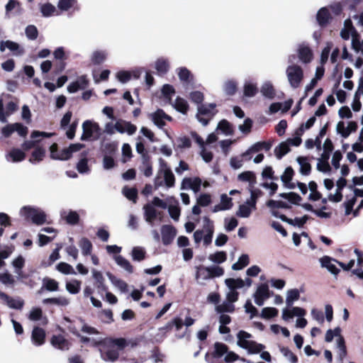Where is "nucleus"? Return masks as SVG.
Returning a JSON list of instances; mask_svg holds the SVG:
<instances>
[{"instance_id": "f257e3e1", "label": "nucleus", "mask_w": 363, "mask_h": 363, "mask_svg": "<svg viewBox=\"0 0 363 363\" xmlns=\"http://www.w3.org/2000/svg\"><path fill=\"white\" fill-rule=\"evenodd\" d=\"M93 346L98 347L101 357L105 362H114L119 358L120 352L127 347L124 337H108L99 340L93 339Z\"/></svg>"}, {"instance_id": "f03ea898", "label": "nucleus", "mask_w": 363, "mask_h": 363, "mask_svg": "<svg viewBox=\"0 0 363 363\" xmlns=\"http://www.w3.org/2000/svg\"><path fill=\"white\" fill-rule=\"evenodd\" d=\"M19 215L37 225L46 223L47 215L41 208L33 206H24L21 208Z\"/></svg>"}, {"instance_id": "7ed1b4c3", "label": "nucleus", "mask_w": 363, "mask_h": 363, "mask_svg": "<svg viewBox=\"0 0 363 363\" xmlns=\"http://www.w3.org/2000/svg\"><path fill=\"white\" fill-rule=\"evenodd\" d=\"M251 337L252 335L249 333L240 330L238 333V345L240 347L247 350L248 352L250 354H258L261 352L265 348V346L262 344L257 343L254 340H247Z\"/></svg>"}, {"instance_id": "20e7f679", "label": "nucleus", "mask_w": 363, "mask_h": 363, "mask_svg": "<svg viewBox=\"0 0 363 363\" xmlns=\"http://www.w3.org/2000/svg\"><path fill=\"white\" fill-rule=\"evenodd\" d=\"M83 146V145L79 143L72 144L69 147L65 148L60 152H58L57 145L54 143L50 147V157L54 160H67L72 157L73 152L79 151Z\"/></svg>"}, {"instance_id": "39448f33", "label": "nucleus", "mask_w": 363, "mask_h": 363, "mask_svg": "<svg viewBox=\"0 0 363 363\" xmlns=\"http://www.w3.org/2000/svg\"><path fill=\"white\" fill-rule=\"evenodd\" d=\"M161 177L164 178V184L167 187L170 188L174 186L175 183L174 176L170 168L163 162L160 163V169L155 179V187H159L163 185V182L161 179Z\"/></svg>"}, {"instance_id": "423d86ee", "label": "nucleus", "mask_w": 363, "mask_h": 363, "mask_svg": "<svg viewBox=\"0 0 363 363\" xmlns=\"http://www.w3.org/2000/svg\"><path fill=\"white\" fill-rule=\"evenodd\" d=\"M286 74L290 86L293 89L300 86L303 79V71L298 65H290L286 67Z\"/></svg>"}, {"instance_id": "0eeeda50", "label": "nucleus", "mask_w": 363, "mask_h": 363, "mask_svg": "<svg viewBox=\"0 0 363 363\" xmlns=\"http://www.w3.org/2000/svg\"><path fill=\"white\" fill-rule=\"evenodd\" d=\"M83 133L81 136L82 140H97L101 135L99 125L92 121H85L82 124Z\"/></svg>"}, {"instance_id": "6e6552de", "label": "nucleus", "mask_w": 363, "mask_h": 363, "mask_svg": "<svg viewBox=\"0 0 363 363\" xmlns=\"http://www.w3.org/2000/svg\"><path fill=\"white\" fill-rule=\"evenodd\" d=\"M216 113V105L214 104L201 105L198 107L196 118L203 125H206Z\"/></svg>"}, {"instance_id": "1a4fd4ad", "label": "nucleus", "mask_w": 363, "mask_h": 363, "mask_svg": "<svg viewBox=\"0 0 363 363\" xmlns=\"http://www.w3.org/2000/svg\"><path fill=\"white\" fill-rule=\"evenodd\" d=\"M213 347L214 350L205 355V359L209 363H218L217 359L221 358L228 350V346L220 342H215Z\"/></svg>"}, {"instance_id": "9d476101", "label": "nucleus", "mask_w": 363, "mask_h": 363, "mask_svg": "<svg viewBox=\"0 0 363 363\" xmlns=\"http://www.w3.org/2000/svg\"><path fill=\"white\" fill-rule=\"evenodd\" d=\"M357 129V123L354 121H349L347 124L344 121H339L336 125V132L343 138H347Z\"/></svg>"}, {"instance_id": "9b49d317", "label": "nucleus", "mask_w": 363, "mask_h": 363, "mask_svg": "<svg viewBox=\"0 0 363 363\" xmlns=\"http://www.w3.org/2000/svg\"><path fill=\"white\" fill-rule=\"evenodd\" d=\"M6 50H9L15 56H21L24 53L23 48L18 43L11 40L0 42V51L4 52Z\"/></svg>"}, {"instance_id": "f8f14e48", "label": "nucleus", "mask_w": 363, "mask_h": 363, "mask_svg": "<svg viewBox=\"0 0 363 363\" xmlns=\"http://www.w3.org/2000/svg\"><path fill=\"white\" fill-rule=\"evenodd\" d=\"M202 181L199 177H185L181 184V189L192 190L194 193L199 191Z\"/></svg>"}, {"instance_id": "ddd939ff", "label": "nucleus", "mask_w": 363, "mask_h": 363, "mask_svg": "<svg viewBox=\"0 0 363 363\" xmlns=\"http://www.w3.org/2000/svg\"><path fill=\"white\" fill-rule=\"evenodd\" d=\"M270 297L269 286L267 284H260L254 294L255 302L261 306L266 299Z\"/></svg>"}, {"instance_id": "4468645a", "label": "nucleus", "mask_w": 363, "mask_h": 363, "mask_svg": "<svg viewBox=\"0 0 363 363\" xmlns=\"http://www.w3.org/2000/svg\"><path fill=\"white\" fill-rule=\"evenodd\" d=\"M191 135L195 142L199 145L201 149L200 155L202 159L206 162H209L212 160L213 154L211 152L207 150L205 147V142L201 137H200L196 132H191Z\"/></svg>"}, {"instance_id": "2eb2a0df", "label": "nucleus", "mask_w": 363, "mask_h": 363, "mask_svg": "<svg viewBox=\"0 0 363 363\" xmlns=\"http://www.w3.org/2000/svg\"><path fill=\"white\" fill-rule=\"evenodd\" d=\"M297 53L300 61L305 64L311 62L313 58L312 50L305 43H301L298 46Z\"/></svg>"}, {"instance_id": "dca6fc26", "label": "nucleus", "mask_w": 363, "mask_h": 363, "mask_svg": "<svg viewBox=\"0 0 363 363\" xmlns=\"http://www.w3.org/2000/svg\"><path fill=\"white\" fill-rule=\"evenodd\" d=\"M141 72L140 69H135L131 71L121 70L116 74V77L120 82L125 84L132 78L138 79Z\"/></svg>"}, {"instance_id": "f3484780", "label": "nucleus", "mask_w": 363, "mask_h": 363, "mask_svg": "<svg viewBox=\"0 0 363 363\" xmlns=\"http://www.w3.org/2000/svg\"><path fill=\"white\" fill-rule=\"evenodd\" d=\"M50 344L55 349L60 350H68L71 343L62 335H53L50 339Z\"/></svg>"}, {"instance_id": "a211bd4d", "label": "nucleus", "mask_w": 363, "mask_h": 363, "mask_svg": "<svg viewBox=\"0 0 363 363\" xmlns=\"http://www.w3.org/2000/svg\"><path fill=\"white\" fill-rule=\"evenodd\" d=\"M359 35V34L353 26L352 21L350 18L346 19L344 22V26L340 31L341 38L347 40H349L350 37L353 39V36L354 37V35Z\"/></svg>"}, {"instance_id": "6ab92c4d", "label": "nucleus", "mask_w": 363, "mask_h": 363, "mask_svg": "<svg viewBox=\"0 0 363 363\" xmlns=\"http://www.w3.org/2000/svg\"><path fill=\"white\" fill-rule=\"evenodd\" d=\"M256 210V205L253 201L247 200L245 203L240 205L236 214L240 218H248L251 213Z\"/></svg>"}, {"instance_id": "aec40b11", "label": "nucleus", "mask_w": 363, "mask_h": 363, "mask_svg": "<svg viewBox=\"0 0 363 363\" xmlns=\"http://www.w3.org/2000/svg\"><path fill=\"white\" fill-rule=\"evenodd\" d=\"M92 277L94 279V285L97 289L99 293L108 291V287L105 284V279L101 272L95 269H92Z\"/></svg>"}, {"instance_id": "412c9836", "label": "nucleus", "mask_w": 363, "mask_h": 363, "mask_svg": "<svg viewBox=\"0 0 363 363\" xmlns=\"http://www.w3.org/2000/svg\"><path fill=\"white\" fill-rule=\"evenodd\" d=\"M45 331L39 326H35L31 334V340L33 343L36 346L43 345L45 342Z\"/></svg>"}, {"instance_id": "4be33fe9", "label": "nucleus", "mask_w": 363, "mask_h": 363, "mask_svg": "<svg viewBox=\"0 0 363 363\" xmlns=\"http://www.w3.org/2000/svg\"><path fill=\"white\" fill-rule=\"evenodd\" d=\"M137 127L132 124L130 122L118 120L116 121V131L120 133H128V135H133L135 133Z\"/></svg>"}, {"instance_id": "5701e85b", "label": "nucleus", "mask_w": 363, "mask_h": 363, "mask_svg": "<svg viewBox=\"0 0 363 363\" xmlns=\"http://www.w3.org/2000/svg\"><path fill=\"white\" fill-rule=\"evenodd\" d=\"M162 242L165 245L169 244L176 235L175 229L168 225H163L161 229Z\"/></svg>"}, {"instance_id": "b1692460", "label": "nucleus", "mask_w": 363, "mask_h": 363, "mask_svg": "<svg viewBox=\"0 0 363 363\" xmlns=\"http://www.w3.org/2000/svg\"><path fill=\"white\" fill-rule=\"evenodd\" d=\"M0 298L5 301L6 302L7 305L11 308L21 310L23 307V305H24V301L23 300L15 299L2 291H0Z\"/></svg>"}, {"instance_id": "393cba45", "label": "nucleus", "mask_w": 363, "mask_h": 363, "mask_svg": "<svg viewBox=\"0 0 363 363\" xmlns=\"http://www.w3.org/2000/svg\"><path fill=\"white\" fill-rule=\"evenodd\" d=\"M26 157V154L18 148H13L6 155V160L9 162H19Z\"/></svg>"}, {"instance_id": "a878e982", "label": "nucleus", "mask_w": 363, "mask_h": 363, "mask_svg": "<svg viewBox=\"0 0 363 363\" xmlns=\"http://www.w3.org/2000/svg\"><path fill=\"white\" fill-rule=\"evenodd\" d=\"M260 92L262 95L267 99H273L275 97L276 91L273 84L269 82H264L260 88Z\"/></svg>"}, {"instance_id": "bb28decb", "label": "nucleus", "mask_w": 363, "mask_h": 363, "mask_svg": "<svg viewBox=\"0 0 363 363\" xmlns=\"http://www.w3.org/2000/svg\"><path fill=\"white\" fill-rule=\"evenodd\" d=\"M108 252H113L114 253V259L116 262V263L123 267L124 269H125L129 273H132L133 272V267L130 264V263L125 259L121 255H117V253H119L121 251H108Z\"/></svg>"}, {"instance_id": "cd10ccee", "label": "nucleus", "mask_w": 363, "mask_h": 363, "mask_svg": "<svg viewBox=\"0 0 363 363\" xmlns=\"http://www.w3.org/2000/svg\"><path fill=\"white\" fill-rule=\"evenodd\" d=\"M152 119L154 123L159 128H162L164 125V119L171 121V117L167 116L162 110H157L152 114Z\"/></svg>"}, {"instance_id": "c85d7f7f", "label": "nucleus", "mask_w": 363, "mask_h": 363, "mask_svg": "<svg viewBox=\"0 0 363 363\" xmlns=\"http://www.w3.org/2000/svg\"><path fill=\"white\" fill-rule=\"evenodd\" d=\"M332 260L330 257L325 256L320 258V262L322 267L326 268L331 274L337 275L340 270L334 264L331 263ZM333 260L335 261V259Z\"/></svg>"}, {"instance_id": "c756f323", "label": "nucleus", "mask_w": 363, "mask_h": 363, "mask_svg": "<svg viewBox=\"0 0 363 363\" xmlns=\"http://www.w3.org/2000/svg\"><path fill=\"white\" fill-rule=\"evenodd\" d=\"M43 287L38 291V294H40L43 289L48 291H57L59 290V284L53 279L45 277L43 279Z\"/></svg>"}, {"instance_id": "7c9ffc66", "label": "nucleus", "mask_w": 363, "mask_h": 363, "mask_svg": "<svg viewBox=\"0 0 363 363\" xmlns=\"http://www.w3.org/2000/svg\"><path fill=\"white\" fill-rule=\"evenodd\" d=\"M316 18L320 26H325L331 18L328 9L321 8L318 11Z\"/></svg>"}, {"instance_id": "2f4dec72", "label": "nucleus", "mask_w": 363, "mask_h": 363, "mask_svg": "<svg viewBox=\"0 0 363 363\" xmlns=\"http://www.w3.org/2000/svg\"><path fill=\"white\" fill-rule=\"evenodd\" d=\"M244 95L247 97H253L258 92L257 84L246 81L243 87Z\"/></svg>"}, {"instance_id": "473e14b6", "label": "nucleus", "mask_w": 363, "mask_h": 363, "mask_svg": "<svg viewBox=\"0 0 363 363\" xmlns=\"http://www.w3.org/2000/svg\"><path fill=\"white\" fill-rule=\"evenodd\" d=\"M297 162L300 166V172L303 175H308L311 172V166L309 160L306 157H298Z\"/></svg>"}, {"instance_id": "72a5a7b5", "label": "nucleus", "mask_w": 363, "mask_h": 363, "mask_svg": "<svg viewBox=\"0 0 363 363\" xmlns=\"http://www.w3.org/2000/svg\"><path fill=\"white\" fill-rule=\"evenodd\" d=\"M196 274H195V279L198 281L200 279H202L203 280H207L211 279V275L209 273V267H204L203 265H199L196 267Z\"/></svg>"}, {"instance_id": "f704fd0d", "label": "nucleus", "mask_w": 363, "mask_h": 363, "mask_svg": "<svg viewBox=\"0 0 363 363\" xmlns=\"http://www.w3.org/2000/svg\"><path fill=\"white\" fill-rule=\"evenodd\" d=\"M155 67L159 74H164L169 70V62L165 58H159L155 62Z\"/></svg>"}, {"instance_id": "c9c22d12", "label": "nucleus", "mask_w": 363, "mask_h": 363, "mask_svg": "<svg viewBox=\"0 0 363 363\" xmlns=\"http://www.w3.org/2000/svg\"><path fill=\"white\" fill-rule=\"evenodd\" d=\"M107 276L111 281L117 286L121 291L125 292L128 291V284L127 283L120 279H118L116 276H114L111 272H107Z\"/></svg>"}, {"instance_id": "e433bc0d", "label": "nucleus", "mask_w": 363, "mask_h": 363, "mask_svg": "<svg viewBox=\"0 0 363 363\" xmlns=\"http://www.w3.org/2000/svg\"><path fill=\"white\" fill-rule=\"evenodd\" d=\"M44 304H55L61 306H66L69 304V300L65 297L47 298L43 300Z\"/></svg>"}, {"instance_id": "4c0bfd02", "label": "nucleus", "mask_w": 363, "mask_h": 363, "mask_svg": "<svg viewBox=\"0 0 363 363\" xmlns=\"http://www.w3.org/2000/svg\"><path fill=\"white\" fill-rule=\"evenodd\" d=\"M271 148V145L266 142H258L252 145L246 152L245 155H250V153L257 152L262 149L269 150Z\"/></svg>"}, {"instance_id": "58836bf2", "label": "nucleus", "mask_w": 363, "mask_h": 363, "mask_svg": "<svg viewBox=\"0 0 363 363\" xmlns=\"http://www.w3.org/2000/svg\"><path fill=\"white\" fill-rule=\"evenodd\" d=\"M81 285V281L72 279L66 283V289L72 294H77L80 291Z\"/></svg>"}, {"instance_id": "ea45409f", "label": "nucleus", "mask_w": 363, "mask_h": 363, "mask_svg": "<svg viewBox=\"0 0 363 363\" xmlns=\"http://www.w3.org/2000/svg\"><path fill=\"white\" fill-rule=\"evenodd\" d=\"M238 178L240 181L248 182L250 186H253L256 182L255 175L250 171H246L240 174Z\"/></svg>"}, {"instance_id": "a19ab883", "label": "nucleus", "mask_w": 363, "mask_h": 363, "mask_svg": "<svg viewBox=\"0 0 363 363\" xmlns=\"http://www.w3.org/2000/svg\"><path fill=\"white\" fill-rule=\"evenodd\" d=\"M61 216L69 224L74 225L77 223L79 221V215L76 211H63L61 213Z\"/></svg>"}, {"instance_id": "79ce46f5", "label": "nucleus", "mask_w": 363, "mask_h": 363, "mask_svg": "<svg viewBox=\"0 0 363 363\" xmlns=\"http://www.w3.org/2000/svg\"><path fill=\"white\" fill-rule=\"evenodd\" d=\"M225 282V284L228 286V288L230 289H233V290H235L236 289H241L245 286V281L241 278L226 279Z\"/></svg>"}, {"instance_id": "37998d69", "label": "nucleus", "mask_w": 363, "mask_h": 363, "mask_svg": "<svg viewBox=\"0 0 363 363\" xmlns=\"http://www.w3.org/2000/svg\"><path fill=\"white\" fill-rule=\"evenodd\" d=\"M144 209L146 220L149 223H152V220L157 216V211L152 204H147L145 206Z\"/></svg>"}, {"instance_id": "c03bdc74", "label": "nucleus", "mask_w": 363, "mask_h": 363, "mask_svg": "<svg viewBox=\"0 0 363 363\" xmlns=\"http://www.w3.org/2000/svg\"><path fill=\"white\" fill-rule=\"evenodd\" d=\"M351 45L355 52L361 53L363 55V39L361 38L359 35L353 36Z\"/></svg>"}, {"instance_id": "a18cd8bd", "label": "nucleus", "mask_w": 363, "mask_h": 363, "mask_svg": "<svg viewBox=\"0 0 363 363\" xmlns=\"http://www.w3.org/2000/svg\"><path fill=\"white\" fill-rule=\"evenodd\" d=\"M173 106L179 112L183 114H185L189 108V105L187 101L180 97H177L174 104H172Z\"/></svg>"}, {"instance_id": "49530a36", "label": "nucleus", "mask_w": 363, "mask_h": 363, "mask_svg": "<svg viewBox=\"0 0 363 363\" xmlns=\"http://www.w3.org/2000/svg\"><path fill=\"white\" fill-rule=\"evenodd\" d=\"M249 263V256L246 254H243L239 257L238 261L233 264L232 268L234 270H240L247 266Z\"/></svg>"}, {"instance_id": "de8ad7c7", "label": "nucleus", "mask_w": 363, "mask_h": 363, "mask_svg": "<svg viewBox=\"0 0 363 363\" xmlns=\"http://www.w3.org/2000/svg\"><path fill=\"white\" fill-rule=\"evenodd\" d=\"M45 154V151L41 147H37L33 152L30 158L29 159V162L33 164H36L41 160H43Z\"/></svg>"}, {"instance_id": "09e8293b", "label": "nucleus", "mask_w": 363, "mask_h": 363, "mask_svg": "<svg viewBox=\"0 0 363 363\" xmlns=\"http://www.w3.org/2000/svg\"><path fill=\"white\" fill-rule=\"evenodd\" d=\"M208 259L214 263L221 264L227 259V255L225 251H217L210 255Z\"/></svg>"}, {"instance_id": "8fccbe9b", "label": "nucleus", "mask_w": 363, "mask_h": 363, "mask_svg": "<svg viewBox=\"0 0 363 363\" xmlns=\"http://www.w3.org/2000/svg\"><path fill=\"white\" fill-rule=\"evenodd\" d=\"M40 12L44 17H49L54 15L56 12L55 6L50 3L42 4L40 7Z\"/></svg>"}, {"instance_id": "3c124183", "label": "nucleus", "mask_w": 363, "mask_h": 363, "mask_svg": "<svg viewBox=\"0 0 363 363\" xmlns=\"http://www.w3.org/2000/svg\"><path fill=\"white\" fill-rule=\"evenodd\" d=\"M300 298V293L298 289H290L287 291V296L286 303L288 306H291L294 301L298 300Z\"/></svg>"}, {"instance_id": "603ef678", "label": "nucleus", "mask_w": 363, "mask_h": 363, "mask_svg": "<svg viewBox=\"0 0 363 363\" xmlns=\"http://www.w3.org/2000/svg\"><path fill=\"white\" fill-rule=\"evenodd\" d=\"M216 310L218 313H233L235 311V306L230 302H223L216 307Z\"/></svg>"}, {"instance_id": "864d4df0", "label": "nucleus", "mask_w": 363, "mask_h": 363, "mask_svg": "<svg viewBox=\"0 0 363 363\" xmlns=\"http://www.w3.org/2000/svg\"><path fill=\"white\" fill-rule=\"evenodd\" d=\"M294 171L291 167H287L284 174L281 175V179L283 183L289 189H293L294 186L290 184V182L292 179Z\"/></svg>"}, {"instance_id": "5fc2aeb1", "label": "nucleus", "mask_w": 363, "mask_h": 363, "mask_svg": "<svg viewBox=\"0 0 363 363\" xmlns=\"http://www.w3.org/2000/svg\"><path fill=\"white\" fill-rule=\"evenodd\" d=\"M162 94L166 103H170L172 96L174 94V89L169 84H164L162 89Z\"/></svg>"}, {"instance_id": "6e6d98bb", "label": "nucleus", "mask_w": 363, "mask_h": 363, "mask_svg": "<svg viewBox=\"0 0 363 363\" xmlns=\"http://www.w3.org/2000/svg\"><path fill=\"white\" fill-rule=\"evenodd\" d=\"M279 350L281 354L287 358L291 363H297L298 357L292 352L289 347L284 346H279Z\"/></svg>"}, {"instance_id": "4d7b16f0", "label": "nucleus", "mask_w": 363, "mask_h": 363, "mask_svg": "<svg viewBox=\"0 0 363 363\" xmlns=\"http://www.w3.org/2000/svg\"><path fill=\"white\" fill-rule=\"evenodd\" d=\"M337 347L340 350L339 354H338L339 359L341 361H342L343 359L347 354V347H346V345H345V339H344V337L342 336H340V337H338L337 341Z\"/></svg>"}, {"instance_id": "13d9d810", "label": "nucleus", "mask_w": 363, "mask_h": 363, "mask_svg": "<svg viewBox=\"0 0 363 363\" xmlns=\"http://www.w3.org/2000/svg\"><path fill=\"white\" fill-rule=\"evenodd\" d=\"M217 130H220L223 134L228 135L233 132L232 125L226 120H222L217 126Z\"/></svg>"}, {"instance_id": "bf43d9fd", "label": "nucleus", "mask_w": 363, "mask_h": 363, "mask_svg": "<svg viewBox=\"0 0 363 363\" xmlns=\"http://www.w3.org/2000/svg\"><path fill=\"white\" fill-rule=\"evenodd\" d=\"M290 151V145L287 141L281 143L279 147L275 149V153L278 158H281L284 155Z\"/></svg>"}, {"instance_id": "052dcab7", "label": "nucleus", "mask_w": 363, "mask_h": 363, "mask_svg": "<svg viewBox=\"0 0 363 363\" xmlns=\"http://www.w3.org/2000/svg\"><path fill=\"white\" fill-rule=\"evenodd\" d=\"M279 313L278 310L273 307H266L262 310L260 316L264 319H270L276 317Z\"/></svg>"}, {"instance_id": "680f3d73", "label": "nucleus", "mask_w": 363, "mask_h": 363, "mask_svg": "<svg viewBox=\"0 0 363 363\" xmlns=\"http://www.w3.org/2000/svg\"><path fill=\"white\" fill-rule=\"evenodd\" d=\"M237 90V84L233 80H228L223 84V91L228 95H233Z\"/></svg>"}, {"instance_id": "e2e57ef3", "label": "nucleus", "mask_w": 363, "mask_h": 363, "mask_svg": "<svg viewBox=\"0 0 363 363\" xmlns=\"http://www.w3.org/2000/svg\"><path fill=\"white\" fill-rule=\"evenodd\" d=\"M333 47V43L332 42H327L325 48L323 49L320 55V62L322 65L325 64L329 57L330 52Z\"/></svg>"}, {"instance_id": "0e129e2a", "label": "nucleus", "mask_w": 363, "mask_h": 363, "mask_svg": "<svg viewBox=\"0 0 363 363\" xmlns=\"http://www.w3.org/2000/svg\"><path fill=\"white\" fill-rule=\"evenodd\" d=\"M106 55L104 51H94L91 55V61L95 65L101 64L106 60Z\"/></svg>"}, {"instance_id": "69168bd1", "label": "nucleus", "mask_w": 363, "mask_h": 363, "mask_svg": "<svg viewBox=\"0 0 363 363\" xmlns=\"http://www.w3.org/2000/svg\"><path fill=\"white\" fill-rule=\"evenodd\" d=\"M177 74L181 81L187 82H190L192 79L191 72L185 67L178 69Z\"/></svg>"}, {"instance_id": "338daca9", "label": "nucleus", "mask_w": 363, "mask_h": 363, "mask_svg": "<svg viewBox=\"0 0 363 363\" xmlns=\"http://www.w3.org/2000/svg\"><path fill=\"white\" fill-rule=\"evenodd\" d=\"M57 269L59 272L65 274H76L72 267L66 262H60L57 265Z\"/></svg>"}, {"instance_id": "774afa93", "label": "nucleus", "mask_w": 363, "mask_h": 363, "mask_svg": "<svg viewBox=\"0 0 363 363\" xmlns=\"http://www.w3.org/2000/svg\"><path fill=\"white\" fill-rule=\"evenodd\" d=\"M77 0H59L57 7L62 11H66L73 6Z\"/></svg>"}]
</instances>
